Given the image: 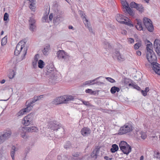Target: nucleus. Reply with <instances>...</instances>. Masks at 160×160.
<instances>
[{"label":"nucleus","mask_w":160,"mask_h":160,"mask_svg":"<svg viewBox=\"0 0 160 160\" xmlns=\"http://www.w3.org/2000/svg\"><path fill=\"white\" fill-rule=\"evenodd\" d=\"M40 97V96L35 95L33 98L28 100L26 103V107L20 110L17 113L16 116L18 117L22 115L25 112H29L32 108V106L34 105L33 103L38 100L39 98Z\"/></svg>","instance_id":"f257e3e1"},{"label":"nucleus","mask_w":160,"mask_h":160,"mask_svg":"<svg viewBox=\"0 0 160 160\" xmlns=\"http://www.w3.org/2000/svg\"><path fill=\"white\" fill-rule=\"evenodd\" d=\"M74 98L72 96H64L55 98L52 102L53 104L57 105L62 103H67L68 102L73 100Z\"/></svg>","instance_id":"f03ea898"},{"label":"nucleus","mask_w":160,"mask_h":160,"mask_svg":"<svg viewBox=\"0 0 160 160\" xmlns=\"http://www.w3.org/2000/svg\"><path fill=\"white\" fill-rule=\"evenodd\" d=\"M116 18L117 21L121 23L126 25L130 27L133 26V25L130 22V20L123 15L118 14Z\"/></svg>","instance_id":"7ed1b4c3"},{"label":"nucleus","mask_w":160,"mask_h":160,"mask_svg":"<svg viewBox=\"0 0 160 160\" xmlns=\"http://www.w3.org/2000/svg\"><path fill=\"white\" fill-rule=\"evenodd\" d=\"M34 117L33 113H31L28 114L23 118L22 124L25 126L32 125L33 123Z\"/></svg>","instance_id":"20e7f679"},{"label":"nucleus","mask_w":160,"mask_h":160,"mask_svg":"<svg viewBox=\"0 0 160 160\" xmlns=\"http://www.w3.org/2000/svg\"><path fill=\"white\" fill-rule=\"evenodd\" d=\"M48 128L51 131L55 130L60 131L61 133L63 132L64 131V129L62 127L59 126L58 124L57 123L56 121L50 122L48 124Z\"/></svg>","instance_id":"39448f33"},{"label":"nucleus","mask_w":160,"mask_h":160,"mask_svg":"<svg viewBox=\"0 0 160 160\" xmlns=\"http://www.w3.org/2000/svg\"><path fill=\"white\" fill-rule=\"evenodd\" d=\"M133 130V127L130 123H126L124 126L121 127L118 132L119 135H122L130 132Z\"/></svg>","instance_id":"423d86ee"},{"label":"nucleus","mask_w":160,"mask_h":160,"mask_svg":"<svg viewBox=\"0 0 160 160\" xmlns=\"http://www.w3.org/2000/svg\"><path fill=\"white\" fill-rule=\"evenodd\" d=\"M48 78L49 82L52 84H54L60 80L61 78V75L56 72L47 77Z\"/></svg>","instance_id":"0eeeda50"},{"label":"nucleus","mask_w":160,"mask_h":160,"mask_svg":"<svg viewBox=\"0 0 160 160\" xmlns=\"http://www.w3.org/2000/svg\"><path fill=\"white\" fill-rule=\"evenodd\" d=\"M143 22L144 26L145 27L144 29L147 28L148 31L150 32H152L154 29L153 25L150 19L147 18H144L143 20Z\"/></svg>","instance_id":"6e6552de"},{"label":"nucleus","mask_w":160,"mask_h":160,"mask_svg":"<svg viewBox=\"0 0 160 160\" xmlns=\"http://www.w3.org/2000/svg\"><path fill=\"white\" fill-rule=\"evenodd\" d=\"M146 57L148 62L151 64L157 61V58L153 51L151 52H147Z\"/></svg>","instance_id":"1a4fd4ad"},{"label":"nucleus","mask_w":160,"mask_h":160,"mask_svg":"<svg viewBox=\"0 0 160 160\" xmlns=\"http://www.w3.org/2000/svg\"><path fill=\"white\" fill-rule=\"evenodd\" d=\"M26 43L25 40H21L18 43L14 51V55L17 56L19 54L22 49L25 47Z\"/></svg>","instance_id":"9d476101"},{"label":"nucleus","mask_w":160,"mask_h":160,"mask_svg":"<svg viewBox=\"0 0 160 160\" xmlns=\"http://www.w3.org/2000/svg\"><path fill=\"white\" fill-rule=\"evenodd\" d=\"M11 134V131L8 130L4 132L2 134L0 135V144L9 138Z\"/></svg>","instance_id":"9b49d317"},{"label":"nucleus","mask_w":160,"mask_h":160,"mask_svg":"<svg viewBox=\"0 0 160 160\" xmlns=\"http://www.w3.org/2000/svg\"><path fill=\"white\" fill-rule=\"evenodd\" d=\"M44 72V73L42 74L43 76H44V77L46 76L47 77L50 75L57 72L54 66L52 65L51 67H49V68H47L45 69Z\"/></svg>","instance_id":"f8f14e48"},{"label":"nucleus","mask_w":160,"mask_h":160,"mask_svg":"<svg viewBox=\"0 0 160 160\" xmlns=\"http://www.w3.org/2000/svg\"><path fill=\"white\" fill-rule=\"evenodd\" d=\"M57 57L59 59H63L65 61L68 60L69 56L63 50H60L57 52Z\"/></svg>","instance_id":"ddd939ff"},{"label":"nucleus","mask_w":160,"mask_h":160,"mask_svg":"<svg viewBox=\"0 0 160 160\" xmlns=\"http://www.w3.org/2000/svg\"><path fill=\"white\" fill-rule=\"evenodd\" d=\"M57 11H55L53 18V23H58L60 20V18L62 14V12L59 9H57Z\"/></svg>","instance_id":"4468645a"},{"label":"nucleus","mask_w":160,"mask_h":160,"mask_svg":"<svg viewBox=\"0 0 160 160\" xmlns=\"http://www.w3.org/2000/svg\"><path fill=\"white\" fill-rule=\"evenodd\" d=\"M154 50L157 55L160 57V40L156 39L154 42Z\"/></svg>","instance_id":"2eb2a0df"},{"label":"nucleus","mask_w":160,"mask_h":160,"mask_svg":"<svg viewBox=\"0 0 160 160\" xmlns=\"http://www.w3.org/2000/svg\"><path fill=\"white\" fill-rule=\"evenodd\" d=\"M39 55L37 54L34 57V59L32 61V65L33 68H35L37 67V62H38V67L40 68V60H38L39 58Z\"/></svg>","instance_id":"dca6fc26"},{"label":"nucleus","mask_w":160,"mask_h":160,"mask_svg":"<svg viewBox=\"0 0 160 160\" xmlns=\"http://www.w3.org/2000/svg\"><path fill=\"white\" fill-rule=\"evenodd\" d=\"M28 21L29 24V29L31 31H34L36 28V21L35 19L31 17L30 18Z\"/></svg>","instance_id":"f3484780"},{"label":"nucleus","mask_w":160,"mask_h":160,"mask_svg":"<svg viewBox=\"0 0 160 160\" xmlns=\"http://www.w3.org/2000/svg\"><path fill=\"white\" fill-rule=\"evenodd\" d=\"M81 133L83 136H88L91 133V131L89 128L84 127L81 130Z\"/></svg>","instance_id":"a211bd4d"},{"label":"nucleus","mask_w":160,"mask_h":160,"mask_svg":"<svg viewBox=\"0 0 160 160\" xmlns=\"http://www.w3.org/2000/svg\"><path fill=\"white\" fill-rule=\"evenodd\" d=\"M135 23H136L135 27L137 30L139 31L145 30L144 28L142 27V22L141 20L136 19L135 20Z\"/></svg>","instance_id":"6ab92c4d"},{"label":"nucleus","mask_w":160,"mask_h":160,"mask_svg":"<svg viewBox=\"0 0 160 160\" xmlns=\"http://www.w3.org/2000/svg\"><path fill=\"white\" fill-rule=\"evenodd\" d=\"M26 127H20L18 130V133L20 134L21 137L23 138H26L27 137L26 136Z\"/></svg>","instance_id":"aec40b11"},{"label":"nucleus","mask_w":160,"mask_h":160,"mask_svg":"<svg viewBox=\"0 0 160 160\" xmlns=\"http://www.w3.org/2000/svg\"><path fill=\"white\" fill-rule=\"evenodd\" d=\"M99 151V148H96L91 153V157L94 158L95 159H97Z\"/></svg>","instance_id":"412c9836"},{"label":"nucleus","mask_w":160,"mask_h":160,"mask_svg":"<svg viewBox=\"0 0 160 160\" xmlns=\"http://www.w3.org/2000/svg\"><path fill=\"white\" fill-rule=\"evenodd\" d=\"M101 77H102V76H100V77H98L97 78L93 80H88V81H85L82 84V86L84 87L86 85H92V83H93L94 82H95L97 80H98V79H99V78H101Z\"/></svg>","instance_id":"4be33fe9"},{"label":"nucleus","mask_w":160,"mask_h":160,"mask_svg":"<svg viewBox=\"0 0 160 160\" xmlns=\"http://www.w3.org/2000/svg\"><path fill=\"white\" fill-rule=\"evenodd\" d=\"M114 55L117 57V59L119 61H122L124 60V57L120 53L118 50H116L114 52Z\"/></svg>","instance_id":"5701e85b"},{"label":"nucleus","mask_w":160,"mask_h":160,"mask_svg":"<svg viewBox=\"0 0 160 160\" xmlns=\"http://www.w3.org/2000/svg\"><path fill=\"white\" fill-rule=\"evenodd\" d=\"M38 131L37 128L35 126H31L26 127V131L28 132H37Z\"/></svg>","instance_id":"b1692460"},{"label":"nucleus","mask_w":160,"mask_h":160,"mask_svg":"<svg viewBox=\"0 0 160 160\" xmlns=\"http://www.w3.org/2000/svg\"><path fill=\"white\" fill-rule=\"evenodd\" d=\"M124 154L128 155L131 151V146L128 145L127 146L125 147V148L121 150Z\"/></svg>","instance_id":"393cba45"},{"label":"nucleus","mask_w":160,"mask_h":160,"mask_svg":"<svg viewBox=\"0 0 160 160\" xmlns=\"http://www.w3.org/2000/svg\"><path fill=\"white\" fill-rule=\"evenodd\" d=\"M50 49L49 45H47L44 46L43 49L42 50V52L44 55L47 56L48 54Z\"/></svg>","instance_id":"a878e982"},{"label":"nucleus","mask_w":160,"mask_h":160,"mask_svg":"<svg viewBox=\"0 0 160 160\" xmlns=\"http://www.w3.org/2000/svg\"><path fill=\"white\" fill-rule=\"evenodd\" d=\"M151 65L152 69L155 72H156V70L158 71L160 69V64L157 63L156 62L152 64Z\"/></svg>","instance_id":"bb28decb"},{"label":"nucleus","mask_w":160,"mask_h":160,"mask_svg":"<svg viewBox=\"0 0 160 160\" xmlns=\"http://www.w3.org/2000/svg\"><path fill=\"white\" fill-rule=\"evenodd\" d=\"M79 13L83 19H85L84 20V23L85 25H86V23L88 22V21L86 18L85 14L83 13L82 11L81 10L79 11Z\"/></svg>","instance_id":"cd10ccee"},{"label":"nucleus","mask_w":160,"mask_h":160,"mask_svg":"<svg viewBox=\"0 0 160 160\" xmlns=\"http://www.w3.org/2000/svg\"><path fill=\"white\" fill-rule=\"evenodd\" d=\"M129 145L127 143V142L125 141H122L120 142L119 144V147L121 150L125 148V147H126L127 146V145Z\"/></svg>","instance_id":"c85d7f7f"},{"label":"nucleus","mask_w":160,"mask_h":160,"mask_svg":"<svg viewBox=\"0 0 160 160\" xmlns=\"http://www.w3.org/2000/svg\"><path fill=\"white\" fill-rule=\"evenodd\" d=\"M112 148H111V152L112 153H114L117 151L118 149V145L116 144H113L112 146Z\"/></svg>","instance_id":"c756f323"},{"label":"nucleus","mask_w":160,"mask_h":160,"mask_svg":"<svg viewBox=\"0 0 160 160\" xmlns=\"http://www.w3.org/2000/svg\"><path fill=\"white\" fill-rule=\"evenodd\" d=\"M16 147L14 146H12L10 152L11 157L12 159L14 160V154L16 151Z\"/></svg>","instance_id":"7c9ffc66"},{"label":"nucleus","mask_w":160,"mask_h":160,"mask_svg":"<svg viewBox=\"0 0 160 160\" xmlns=\"http://www.w3.org/2000/svg\"><path fill=\"white\" fill-rule=\"evenodd\" d=\"M120 91V89L119 88L114 86L112 87L110 89L111 92L112 94H114L116 92H118Z\"/></svg>","instance_id":"2f4dec72"},{"label":"nucleus","mask_w":160,"mask_h":160,"mask_svg":"<svg viewBox=\"0 0 160 160\" xmlns=\"http://www.w3.org/2000/svg\"><path fill=\"white\" fill-rule=\"evenodd\" d=\"M148 42H149L150 43L147 44V45L146 48L147 51V52H151L152 51H153L151 49L152 44L149 41H148Z\"/></svg>","instance_id":"473e14b6"},{"label":"nucleus","mask_w":160,"mask_h":160,"mask_svg":"<svg viewBox=\"0 0 160 160\" xmlns=\"http://www.w3.org/2000/svg\"><path fill=\"white\" fill-rule=\"evenodd\" d=\"M35 1H34L33 2H30L31 3L29 5V8L30 9L33 11H34L35 9Z\"/></svg>","instance_id":"72a5a7b5"},{"label":"nucleus","mask_w":160,"mask_h":160,"mask_svg":"<svg viewBox=\"0 0 160 160\" xmlns=\"http://www.w3.org/2000/svg\"><path fill=\"white\" fill-rule=\"evenodd\" d=\"M136 9L140 12H142L144 10V7L141 4H138Z\"/></svg>","instance_id":"f704fd0d"},{"label":"nucleus","mask_w":160,"mask_h":160,"mask_svg":"<svg viewBox=\"0 0 160 160\" xmlns=\"http://www.w3.org/2000/svg\"><path fill=\"white\" fill-rule=\"evenodd\" d=\"M49 12H47L44 16L42 17V21L43 22H48V14Z\"/></svg>","instance_id":"c9c22d12"},{"label":"nucleus","mask_w":160,"mask_h":160,"mask_svg":"<svg viewBox=\"0 0 160 160\" xmlns=\"http://www.w3.org/2000/svg\"><path fill=\"white\" fill-rule=\"evenodd\" d=\"M128 85L129 86H132L133 88L136 89L138 90H139L140 89V88L138 86L137 84H136L131 83H129Z\"/></svg>","instance_id":"e433bc0d"},{"label":"nucleus","mask_w":160,"mask_h":160,"mask_svg":"<svg viewBox=\"0 0 160 160\" xmlns=\"http://www.w3.org/2000/svg\"><path fill=\"white\" fill-rule=\"evenodd\" d=\"M6 36L3 38L1 40V45L3 46L6 44L7 42V38Z\"/></svg>","instance_id":"4c0bfd02"},{"label":"nucleus","mask_w":160,"mask_h":160,"mask_svg":"<svg viewBox=\"0 0 160 160\" xmlns=\"http://www.w3.org/2000/svg\"><path fill=\"white\" fill-rule=\"evenodd\" d=\"M15 75L14 71L13 70H12L10 73H9L8 75L9 78L10 79L12 78Z\"/></svg>","instance_id":"58836bf2"},{"label":"nucleus","mask_w":160,"mask_h":160,"mask_svg":"<svg viewBox=\"0 0 160 160\" xmlns=\"http://www.w3.org/2000/svg\"><path fill=\"white\" fill-rule=\"evenodd\" d=\"M138 4L134 2H132L130 3V6L132 8H136V7H137V5Z\"/></svg>","instance_id":"ea45409f"},{"label":"nucleus","mask_w":160,"mask_h":160,"mask_svg":"<svg viewBox=\"0 0 160 160\" xmlns=\"http://www.w3.org/2000/svg\"><path fill=\"white\" fill-rule=\"evenodd\" d=\"M104 47L105 49H109L111 48V46L110 45L109 42H106L104 44Z\"/></svg>","instance_id":"a19ab883"},{"label":"nucleus","mask_w":160,"mask_h":160,"mask_svg":"<svg viewBox=\"0 0 160 160\" xmlns=\"http://www.w3.org/2000/svg\"><path fill=\"white\" fill-rule=\"evenodd\" d=\"M82 103L87 106L91 107L92 105L90 104V103L88 101H84L83 100H82Z\"/></svg>","instance_id":"79ce46f5"},{"label":"nucleus","mask_w":160,"mask_h":160,"mask_svg":"<svg viewBox=\"0 0 160 160\" xmlns=\"http://www.w3.org/2000/svg\"><path fill=\"white\" fill-rule=\"evenodd\" d=\"M71 147L70 142L69 141L67 142L66 144L64 146V148L66 149L70 148Z\"/></svg>","instance_id":"37998d69"},{"label":"nucleus","mask_w":160,"mask_h":160,"mask_svg":"<svg viewBox=\"0 0 160 160\" xmlns=\"http://www.w3.org/2000/svg\"><path fill=\"white\" fill-rule=\"evenodd\" d=\"M126 11L130 15H132L133 14V12L130 8L128 7L126 9Z\"/></svg>","instance_id":"c03bdc74"},{"label":"nucleus","mask_w":160,"mask_h":160,"mask_svg":"<svg viewBox=\"0 0 160 160\" xmlns=\"http://www.w3.org/2000/svg\"><path fill=\"white\" fill-rule=\"evenodd\" d=\"M140 134L141 135V137L142 139H145L147 138V136L145 133L141 132Z\"/></svg>","instance_id":"a18cd8bd"},{"label":"nucleus","mask_w":160,"mask_h":160,"mask_svg":"<svg viewBox=\"0 0 160 160\" xmlns=\"http://www.w3.org/2000/svg\"><path fill=\"white\" fill-rule=\"evenodd\" d=\"M9 17V15L6 12L4 13L3 17V20L4 21H7L8 20H9L8 18Z\"/></svg>","instance_id":"49530a36"},{"label":"nucleus","mask_w":160,"mask_h":160,"mask_svg":"<svg viewBox=\"0 0 160 160\" xmlns=\"http://www.w3.org/2000/svg\"><path fill=\"white\" fill-rule=\"evenodd\" d=\"M106 79L109 82L111 83H113L116 82L113 79L110 77H106Z\"/></svg>","instance_id":"de8ad7c7"},{"label":"nucleus","mask_w":160,"mask_h":160,"mask_svg":"<svg viewBox=\"0 0 160 160\" xmlns=\"http://www.w3.org/2000/svg\"><path fill=\"white\" fill-rule=\"evenodd\" d=\"M141 45V43L137 42L134 45V48L135 49H138Z\"/></svg>","instance_id":"09e8293b"},{"label":"nucleus","mask_w":160,"mask_h":160,"mask_svg":"<svg viewBox=\"0 0 160 160\" xmlns=\"http://www.w3.org/2000/svg\"><path fill=\"white\" fill-rule=\"evenodd\" d=\"M122 6L126 9L128 7H129L128 4L126 1L123 2H122Z\"/></svg>","instance_id":"8fccbe9b"},{"label":"nucleus","mask_w":160,"mask_h":160,"mask_svg":"<svg viewBox=\"0 0 160 160\" xmlns=\"http://www.w3.org/2000/svg\"><path fill=\"white\" fill-rule=\"evenodd\" d=\"M85 92L87 93H90L91 94H93L94 93V92L93 91H92L91 89H86Z\"/></svg>","instance_id":"3c124183"},{"label":"nucleus","mask_w":160,"mask_h":160,"mask_svg":"<svg viewBox=\"0 0 160 160\" xmlns=\"http://www.w3.org/2000/svg\"><path fill=\"white\" fill-rule=\"evenodd\" d=\"M80 152H76L74 153H73L72 154V156L73 157H74L75 158H77L79 156L80 154Z\"/></svg>","instance_id":"603ef678"},{"label":"nucleus","mask_w":160,"mask_h":160,"mask_svg":"<svg viewBox=\"0 0 160 160\" xmlns=\"http://www.w3.org/2000/svg\"><path fill=\"white\" fill-rule=\"evenodd\" d=\"M27 48H24L23 52V57L22 58V59H23L24 58L27 52Z\"/></svg>","instance_id":"864d4df0"},{"label":"nucleus","mask_w":160,"mask_h":160,"mask_svg":"<svg viewBox=\"0 0 160 160\" xmlns=\"http://www.w3.org/2000/svg\"><path fill=\"white\" fill-rule=\"evenodd\" d=\"M102 83H103L101 82L100 81H97L96 82H94L93 83H92V85H94L95 84H97V85H101Z\"/></svg>","instance_id":"5fc2aeb1"},{"label":"nucleus","mask_w":160,"mask_h":160,"mask_svg":"<svg viewBox=\"0 0 160 160\" xmlns=\"http://www.w3.org/2000/svg\"><path fill=\"white\" fill-rule=\"evenodd\" d=\"M45 65L44 62L42 60H41V68H42Z\"/></svg>","instance_id":"6e6d98bb"},{"label":"nucleus","mask_w":160,"mask_h":160,"mask_svg":"<svg viewBox=\"0 0 160 160\" xmlns=\"http://www.w3.org/2000/svg\"><path fill=\"white\" fill-rule=\"evenodd\" d=\"M159 154L160 153L159 152H157L156 154L155 155L154 157L158 159H159L160 158Z\"/></svg>","instance_id":"4d7b16f0"},{"label":"nucleus","mask_w":160,"mask_h":160,"mask_svg":"<svg viewBox=\"0 0 160 160\" xmlns=\"http://www.w3.org/2000/svg\"><path fill=\"white\" fill-rule=\"evenodd\" d=\"M86 26L87 25L88 28V30L90 32H92V29L91 27H90L89 26V25L88 24V22L86 23V25H85Z\"/></svg>","instance_id":"13d9d810"},{"label":"nucleus","mask_w":160,"mask_h":160,"mask_svg":"<svg viewBox=\"0 0 160 160\" xmlns=\"http://www.w3.org/2000/svg\"><path fill=\"white\" fill-rule=\"evenodd\" d=\"M56 131L57 132L56 134H58V135L60 137L62 136V135H60L61 134H64V132H63L61 133V132L59 130L58 131L57 130H56ZM63 132H64V131Z\"/></svg>","instance_id":"bf43d9fd"},{"label":"nucleus","mask_w":160,"mask_h":160,"mask_svg":"<svg viewBox=\"0 0 160 160\" xmlns=\"http://www.w3.org/2000/svg\"><path fill=\"white\" fill-rule=\"evenodd\" d=\"M53 18V16L52 13H51L50 14L49 17V20L50 21H51Z\"/></svg>","instance_id":"052dcab7"},{"label":"nucleus","mask_w":160,"mask_h":160,"mask_svg":"<svg viewBox=\"0 0 160 160\" xmlns=\"http://www.w3.org/2000/svg\"><path fill=\"white\" fill-rule=\"evenodd\" d=\"M130 81H131V80L128 79H127V78L125 79V84H128V83Z\"/></svg>","instance_id":"680f3d73"},{"label":"nucleus","mask_w":160,"mask_h":160,"mask_svg":"<svg viewBox=\"0 0 160 160\" xmlns=\"http://www.w3.org/2000/svg\"><path fill=\"white\" fill-rule=\"evenodd\" d=\"M141 92L142 94L144 96H145L147 95V92H145L144 90H142L141 91Z\"/></svg>","instance_id":"e2e57ef3"},{"label":"nucleus","mask_w":160,"mask_h":160,"mask_svg":"<svg viewBox=\"0 0 160 160\" xmlns=\"http://www.w3.org/2000/svg\"><path fill=\"white\" fill-rule=\"evenodd\" d=\"M104 158L106 160H111L112 159V158H109L108 156H105Z\"/></svg>","instance_id":"0e129e2a"},{"label":"nucleus","mask_w":160,"mask_h":160,"mask_svg":"<svg viewBox=\"0 0 160 160\" xmlns=\"http://www.w3.org/2000/svg\"><path fill=\"white\" fill-rule=\"evenodd\" d=\"M121 33L123 34H127V32L126 30H123L121 31Z\"/></svg>","instance_id":"69168bd1"},{"label":"nucleus","mask_w":160,"mask_h":160,"mask_svg":"<svg viewBox=\"0 0 160 160\" xmlns=\"http://www.w3.org/2000/svg\"><path fill=\"white\" fill-rule=\"evenodd\" d=\"M129 42H130V43H132L134 42V40L133 38H130L129 39Z\"/></svg>","instance_id":"338daca9"},{"label":"nucleus","mask_w":160,"mask_h":160,"mask_svg":"<svg viewBox=\"0 0 160 160\" xmlns=\"http://www.w3.org/2000/svg\"><path fill=\"white\" fill-rule=\"evenodd\" d=\"M70 160H78V159L77 158H75L73 157H72L70 158Z\"/></svg>","instance_id":"774afa93"}]
</instances>
